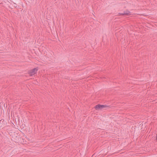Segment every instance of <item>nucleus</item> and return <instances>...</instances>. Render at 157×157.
<instances>
[{
    "label": "nucleus",
    "instance_id": "20e7f679",
    "mask_svg": "<svg viewBox=\"0 0 157 157\" xmlns=\"http://www.w3.org/2000/svg\"><path fill=\"white\" fill-rule=\"evenodd\" d=\"M156 140H157V133L156 136Z\"/></svg>",
    "mask_w": 157,
    "mask_h": 157
},
{
    "label": "nucleus",
    "instance_id": "f03ea898",
    "mask_svg": "<svg viewBox=\"0 0 157 157\" xmlns=\"http://www.w3.org/2000/svg\"><path fill=\"white\" fill-rule=\"evenodd\" d=\"M38 70V68L36 67L30 70L29 71L28 73L30 75V76H32L36 74L37 73V71Z\"/></svg>",
    "mask_w": 157,
    "mask_h": 157
},
{
    "label": "nucleus",
    "instance_id": "f257e3e1",
    "mask_svg": "<svg viewBox=\"0 0 157 157\" xmlns=\"http://www.w3.org/2000/svg\"><path fill=\"white\" fill-rule=\"evenodd\" d=\"M110 108V106H108L106 105H101L100 104L97 105L94 107L95 109L96 110H101L105 108L109 109Z\"/></svg>",
    "mask_w": 157,
    "mask_h": 157
},
{
    "label": "nucleus",
    "instance_id": "7ed1b4c3",
    "mask_svg": "<svg viewBox=\"0 0 157 157\" xmlns=\"http://www.w3.org/2000/svg\"><path fill=\"white\" fill-rule=\"evenodd\" d=\"M129 13H126L125 12H124V13H118V15H128Z\"/></svg>",
    "mask_w": 157,
    "mask_h": 157
}]
</instances>
